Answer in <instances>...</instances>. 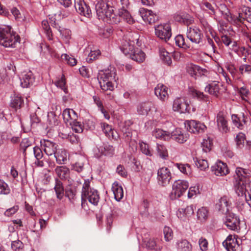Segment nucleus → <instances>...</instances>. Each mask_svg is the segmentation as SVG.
<instances>
[{"label": "nucleus", "instance_id": "1", "mask_svg": "<svg viewBox=\"0 0 251 251\" xmlns=\"http://www.w3.org/2000/svg\"><path fill=\"white\" fill-rule=\"evenodd\" d=\"M235 173L236 193L239 196L245 198L251 207V172L249 170L237 167Z\"/></svg>", "mask_w": 251, "mask_h": 251}, {"label": "nucleus", "instance_id": "2", "mask_svg": "<svg viewBox=\"0 0 251 251\" xmlns=\"http://www.w3.org/2000/svg\"><path fill=\"white\" fill-rule=\"evenodd\" d=\"M20 41V36L11 26L6 25L0 26V45L6 48H15Z\"/></svg>", "mask_w": 251, "mask_h": 251}, {"label": "nucleus", "instance_id": "3", "mask_svg": "<svg viewBox=\"0 0 251 251\" xmlns=\"http://www.w3.org/2000/svg\"><path fill=\"white\" fill-rule=\"evenodd\" d=\"M90 181L85 180L81 192L82 205L83 201L88 199V201L94 205H97L99 201L100 196L97 190L90 188Z\"/></svg>", "mask_w": 251, "mask_h": 251}, {"label": "nucleus", "instance_id": "4", "mask_svg": "<svg viewBox=\"0 0 251 251\" xmlns=\"http://www.w3.org/2000/svg\"><path fill=\"white\" fill-rule=\"evenodd\" d=\"M108 0H100L96 4L95 8L99 19L108 23L110 20V11L109 10Z\"/></svg>", "mask_w": 251, "mask_h": 251}, {"label": "nucleus", "instance_id": "5", "mask_svg": "<svg viewBox=\"0 0 251 251\" xmlns=\"http://www.w3.org/2000/svg\"><path fill=\"white\" fill-rule=\"evenodd\" d=\"M189 187V183L187 181L177 180L175 181L172 186V190L170 195L172 200L180 197L186 191Z\"/></svg>", "mask_w": 251, "mask_h": 251}, {"label": "nucleus", "instance_id": "6", "mask_svg": "<svg viewBox=\"0 0 251 251\" xmlns=\"http://www.w3.org/2000/svg\"><path fill=\"white\" fill-rule=\"evenodd\" d=\"M155 34L160 39L167 42L172 35L171 28L169 24H164L155 26Z\"/></svg>", "mask_w": 251, "mask_h": 251}, {"label": "nucleus", "instance_id": "7", "mask_svg": "<svg viewBox=\"0 0 251 251\" xmlns=\"http://www.w3.org/2000/svg\"><path fill=\"white\" fill-rule=\"evenodd\" d=\"M186 35L191 42L198 44L202 42L203 37L201 31L197 27L188 28Z\"/></svg>", "mask_w": 251, "mask_h": 251}, {"label": "nucleus", "instance_id": "8", "mask_svg": "<svg viewBox=\"0 0 251 251\" xmlns=\"http://www.w3.org/2000/svg\"><path fill=\"white\" fill-rule=\"evenodd\" d=\"M172 179V174L169 169L166 167H162L158 169L157 172V180L159 184L163 186H167Z\"/></svg>", "mask_w": 251, "mask_h": 251}, {"label": "nucleus", "instance_id": "9", "mask_svg": "<svg viewBox=\"0 0 251 251\" xmlns=\"http://www.w3.org/2000/svg\"><path fill=\"white\" fill-rule=\"evenodd\" d=\"M185 125L187 129L193 133L202 132L206 128L203 124L195 120L186 121Z\"/></svg>", "mask_w": 251, "mask_h": 251}, {"label": "nucleus", "instance_id": "10", "mask_svg": "<svg viewBox=\"0 0 251 251\" xmlns=\"http://www.w3.org/2000/svg\"><path fill=\"white\" fill-rule=\"evenodd\" d=\"M110 71L108 70H101L99 73L98 79L100 88L104 91H107L110 88Z\"/></svg>", "mask_w": 251, "mask_h": 251}, {"label": "nucleus", "instance_id": "11", "mask_svg": "<svg viewBox=\"0 0 251 251\" xmlns=\"http://www.w3.org/2000/svg\"><path fill=\"white\" fill-rule=\"evenodd\" d=\"M76 11L80 15L90 18L92 16L91 10L84 0H74Z\"/></svg>", "mask_w": 251, "mask_h": 251}, {"label": "nucleus", "instance_id": "12", "mask_svg": "<svg viewBox=\"0 0 251 251\" xmlns=\"http://www.w3.org/2000/svg\"><path fill=\"white\" fill-rule=\"evenodd\" d=\"M173 109L175 111L185 113L190 112V107L188 102L184 99L177 98L174 101Z\"/></svg>", "mask_w": 251, "mask_h": 251}, {"label": "nucleus", "instance_id": "13", "mask_svg": "<svg viewBox=\"0 0 251 251\" xmlns=\"http://www.w3.org/2000/svg\"><path fill=\"white\" fill-rule=\"evenodd\" d=\"M40 144L41 146L42 149L44 150L45 153L48 156L54 155L57 149V145L55 143L49 140H41Z\"/></svg>", "mask_w": 251, "mask_h": 251}, {"label": "nucleus", "instance_id": "14", "mask_svg": "<svg viewBox=\"0 0 251 251\" xmlns=\"http://www.w3.org/2000/svg\"><path fill=\"white\" fill-rule=\"evenodd\" d=\"M244 20H246L249 23H251V8L246 6L242 7L241 11L239 13L238 17H236L235 20V23H243Z\"/></svg>", "mask_w": 251, "mask_h": 251}, {"label": "nucleus", "instance_id": "15", "mask_svg": "<svg viewBox=\"0 0 251 251\" xmlns=\"http://www.w3.org/2000/svg\"><path fill=\"white\" fill-rule=\"evenodd\" d=\"M239 220L235 214L228 213L226 216L225 225L229 229L232 230H237L239 226Z\"/></svg>", "mask_w": 251, "mask_h": 251}, {"label": "nucleus", "instance_id": "16", "mask_svg": "<svg viewBox=\"0 0 251 251\" xmlns=\"http://www.w3.org/2000/svg\"><path fill=\"white\" fill-rule=\"evenodd\" d=\"M21 85L23 88H27L32 85L34 82V77L31 71L24 72L20 78Z\"/></svg>", "mask_w": 251, "mask_h": 251}, {"label": "nucleus", "instance_id": "17", "mask_svg": "<svg viewBox=\"0 0 251 251\" xmlns=\"http://www.w3.org/2000/svg\"><path fill=\"white\" fill-rule=\"evenodd\" d=\"M174 20L177 22L188 25L192 24L194 20L192 16L185 12H178L174 16Z\"/></svg>", "mask_w": 251, "mask_h": 251}, {"label": "nucleus", "instance_id": "18", "mask_svg": "<svg viewBox=\"0 0 251 251\" xmlns=\"http://www.w3.org/2000/svg\"><path fill=\"white\" fill-rule=\"evenodd\" d=\"M212 172L216 176H223L228 173V170L226 164L219 161L211 167Z\"/></svg>", "mask_w": 251, "mask_h": 251}, {"label": "nucleus", "instance_id": "19", "mask_svg": "<svg viewBox=\"0 0 251 251\" xmlns=\"http://www.w3.org/2000/svg\"><path fill=\"white\" fill-rule=\"evenodd\" d=\"M62 116L63 121L67 125H68L71 122L72 123L73 121H75V120L77 119V113L71 108H66L64 109L62 112Z\"/></svg>", "mask_w": 251, "mask_h": 251}, {"label": "nucleus", "instance_id": "20", "mask_svg": "<svg viewBox=\"0 0 251 251\" xmlns=\"http://www.w3.org/2000/svg\"><path fill=\"white\" fill-rule=\"evenodd\" d=\"M187 71L192 76H194L195 78L197 76L204 75L207 72L206 69H203L199 66L193 64H190L187 66Z\"/></svg>", "mask_w": 251, "mask_h": 251}, {"label": "nucleus", "instance_id": "21", "mask_svg": "<svg viewBox=\"0 0 251 251\" xmlns=\"http://www.w3.org/2000/svg\"><path fill=\"white\" fill-rule=\"evenodd\" d=\"M171 138L176 142L182 144L186 141L189 135L187 133H183L180 129L176 128L170 133Z\"/></svg>", "mask_w": 251, "mask_h": 251}, {"label": "nucleus", "instance_id": "22", "mask_svg": "<svg viewBox=\"0 0 251 251\" xmlns=\"http://www.w3.org/2000/svg\"><path fill=\"white\" fill-rule=\"evenodd\" d=\"M229 199L226 196L222 197L216 204V208L223 214H226L229 212Z\"/></svg>", "mask_w": 251, "mask_h": 251}, {"label": "nucleus", "instance_id": "23", "mask_svg": "<svg viewBox=\"0 0 251 251\" xmlns=\"http://www.w3.org/2000/svg\"><path fill=\"white\" fill-rule=\"evenodd\" d=\"M223 246L227 251H234L239 247L237 239L232 235H229L223 243Z\"/></svg>", "mask_w": 251, "mask_h": 251}, {"label": "nucleus", "instance_id": "24", "mask_svg": "<svg viewBox=\"0 0 251 251\" xmlns=\"http://www.w3.org/2000/svg\"><path fill=\"white\" fill-rule=\"evenodd\" d=\"M168 88L162 84H158L154 89L155 95L162 100H165L168 97Z\"/></svg>", "mask_w": 251, "mask_h": 251}, {"label": "nucleus", "instance_id": "25", "mask_svg": "<svg viewBox=\"0 0 251 251\" xmlns=\"http://www.w3.org/2000/svg\"><path fill=\"white\" fill-rule=\"evenodd\" d=\"M24 105V100L20 94H14L11 97L10 106L17 110Z\"/></svg>", "mask_w": 251, "mask_h": 251}, {"label": "nucleus", "instance_id": "26", "mask_svg": "<svg viewBox=\"0 0 251 251\" xmlns=\"http://www.w3.org/2000/svg\"><path fill=\"white\" fill-rule=\"evenodd\" d=\"M54 156L56 159V162L59 164L65 163L69 156L68 152L64 149H57Z\"/></svg>", "mask_w": 251, "mask_h": 251}, {"label": "nucleus", "instance_id": "27", "mask_svg": "<svg viewBox=\"0 0 251 251\" xmlns=\"http://www.w3.org/2000/svg\"><path fill=\"white\" fill-rule=\"evenodd\" d=\"M219 82L214 81L208 84L205 88V91L208 92L210 94L218 97L219 94L221 93V89L220 87H222Z\"/></svg>", "mask_w": 251, "mask_h": 251}, {"label": "nucleus", "instance_id": "28", "mask_svg": "<svg viewBox=\"0 0 251 251\" xmlns=\"http://www.w3.org/2000/svg\"><path fill=\"white\" fill-rule=\"evenodd\" d=\"M18 233L17 232H13L9 234L8 238L11 241V248L14 251L20 250L23 246L22 242L17 239Z\"/></svg>", "mask_w": 251, "mask_h": 251}, {"label": "nucleus", "instance_id": "29", "mask_svg": "<svg viewBox=\"0 0 251 251\" xmlns=\"http://www.w3.org/2000/svg\"><path fill=\"white\" fill-rule=\"evenodd\" d=\"M55 172L58 177L61 179H66L69 177L70 170L65 166H57Z\"/></svg>", "mask_w": 251, "mask_h": 251}, {"label": "nucleus", "instance_id": "30", "mask_svg": "<svg viewBox=\"0 0 251 251\" xmlns=\"http://www.w3.org/2000/svg\"><path fill=\"white\" fill-rule=\"evenodd\" d=\"M119 11H122V14H124L126 17L129 16V13L127 8L129 5V0H115Z\"/></svg>", "mask_w": 251, "mask_h": 251}, {"label": "nucleus", "instance_id": "31", "mask_svg": "<svg viewBox=\"0 0 251 251\" xmlns=\"http://www.w3.org/2000/svg\"><path fill=\"white\" fill-rule=\"evenodd\" d=\"M219 10L221 11L225 19L230 22H234L236 17L232 16L229 9L225 4H221L218 7Z\"/></svg>", "mask_w": 251, "mask_h": 251}, {"label": "nucleus", "instance_id": "32", "mask_svg": "<svg viewBox=\"0 0 251 251\" xmlns=\"http://www.w3.org/2000/svg\"><path fill=\"white\" fill-rule=\"evenodd\" d=\"M231 119L234 125L241 129L243 128L244 125L247 122L244 114L240 116L238 115H232Z\"/></svg>", "mask_w": 251, "mask_h": 251}, {"label": "nucleus", "instance_id": "33", "mask_svg": "<svg viewBox=\"0 0 251 251\" xmlns=\"http://www.w3.org/2000/svg\"><path fill=\"white\" fill-rule=\"evenodd\" d=\"M217 125L219 130L223 133H226L228 131L227 122L221 113H219L217 117Z\"/></svg>", "mask_w": 251, "mask_h": 251}, {"label": "nucleus", "instance_id": "34", "mask_svg": "<svg viewBox=\"0 0 251 251\" xmlns=\"http://www.w3.org/2000/svg\"><path fill=\"white\" fill-rule=\"evenodd\" d=\"M145 53L139 49H137L131 53L130 57L133 60L140 63L143 62L145 59Z\"/></svg>", "mask_w": 251, "mask_h": 251}, {"label": "nucleus", "instance_id": "35", "mask_svg": "<svg viewBox=\"0 0 251 251\" xmlns=\"http://www.w3.org/2000/svg\"><path fill=\"white\" fill-rule=\"evenodd\" d=\"M112 191L114 195V198L117 201H120L124 196L123 190L121 186L118 183L114 182L112 185Z\"/></svg>", "mask_w": 251, "mask_h": 251}, {"label": "nucleus", "instance_id": "36", "mask_svg": "<svg viewBox=\"0 0 251 251\" xmlns=\"http://www.w3.org/2000/svg\"><path fill=\"white\" fill-rule=\"evenodd\" d=\"M152 135L156 138L164 140H168L171 139L170 132L159 128L155 129L152 131Z\"/></svg>", "mask_w": 251, "mask_h": 251}, {"label": "nucleus", "instance_id": "37", "mask_svg": "<svg viewBox=\"0 0 251 251\" xmlns=\"http://www.w3.org/2000/svg\"><path fill=\"white\" fill-rule=\"evenodd\" d=\"M60 32L62 40L67 44H70V41L72 37L71 31L67 28H61L59 27L58 29Z\"/></svg>", "mask_w": 251, "mask_h": 251}, {"label": "nucleus", "instance_id": "38", "mask_svg": "<svg viewBox=\"0 0 251 251\" xmlns=\"http://www.w3.org/2000/svg\"><path fill=\"white\" fill-rule=\"evenodd\" d=\"M193 205H191L187 206L185 208H181L179 210L177 213V216L181 219H183L184 218L190 216L194 213Z\"/></svg>", "mask_w": 251, "mask_h": 251}, {"label": "nucleus", "instance_id": "39", "mask_svg": "<svg viewBox=\"0 0 251 251\" xmlns=\"http://www.w3.org/2000/svg\"><path fill=\"white\" fill-rule=\"evenodd\" d=\"M133 42L125 40L123 42L121 47V50L125 55H129L134 51Z\"/></svg>", "mask_w": 251, "mask_h": 251}, {"label": "nucleus", "instance_id": "40", "mask_svg": "<svg viewBox=\"0 0 251 251\" xmlns=\"http://www.w3.org/2000/svg\"><path fill=\"white\" fill-rule=\"evenodd\" d=\"M151 102H146L140 104L137 107V111L139 114L147 115L152 107Z\"/></svg>", "mask_w": 251, "mask_h": 251}, {"label": "nucleus", "instance_id": "41", "mask_svg": "<svg viewBox=\"0 0 251 251\" xmlns=\"http://www.w3.org/2000/svg\"><path fill=\"white\" fill-rule=\"evenodd\" d=\"M191 244L185 239H182L177 243V251H191Z\"/></svg>", "mask_w": 251, "mask_h": 251}, {"label": "nucleus", "instance_id": "42", "mask_svg": "<svg viewBox=\"0 0 251 251\" xmlns=\"http://www.w3.org/2000/svg\"><path fill=\"white\" fill-rule=\"evenodd\" d=\"M122 11H119L118 15L114 14L112 16V21L111 20V23H112L114 24H117L120 22L121 17L123 16L124 18H125L127 23L129 24H132L133 23V20L131 18V16L126 17L124 13L122 14Z\"/></svg>", "mask_w": 251, "mask_h": 251}, {"label": "nucleus", "instance_id": "43", "mask_svg": "<svg viewBox=\"0 0 251 251\" xmlns=\"http://www.w3.org/2000/svg\"><path fill=\"white\" fill-rule=\"evenodd\" d=\"M54 189L57 199L61 200L64 196V188L62 182L58 179H55V185Z\"/></svg>", "mask_w": 251, "mask_h": 251}, {"label": "nucleus", "instance_id": "44", "mask_svg": "<svg viewBox=\"0 0 251 251\" xmlns=\"http://www.w3.org/2000/svg\"><path fill=\"white\" fill-rule=\"evenodd\" d=\"M175 41L176 44L180 48L187 49L190 47V45L185 41L184 37L181 35H177Z\"/></svg>", "mask_w": 251, "mask_h": 251}, {"label": "nucleus", "instance_id": "45", "mask_svg": "<svg viewBox=\"0 0 251 251\" xmlns=\"http://www.w3.org/2000/svg\"><path fill=\"white\" fill-rule=\"evenodd\" d=\"M42 27L46 33L48 40H52V34L47 20H43L41 23Z\"/></svg>", "mask_w": 251, "mask_h": 251}, {"label": "nucleus", "instance_id": "46", "mask_svg": "<svg viewBox=\"0 0 251 251\" xmlns=\"http://www.w3.org/2000/svg\"><path fill=\"white\" fill-rule=\"evenodd\" d=\"M66 83V79L64 75H62L61 76L58 78L54 82V84L56 87L61 89L65 93H67V88Z\"/></svg>", "mask_w": 251, "mask_h": 251}, {"label": "nucleus", "instance_id": "47", "mask_svg": "<svg viewBox=\"0 0 251 251\" xmlns=\"http://www.w3.org/2000/svg\"><path fill=\"white\" fill-rule=\"evenodd\" d=\"M208 210L205 207L199 208L197 211L198 219L201 222L204 221L207 218Z\"/></svg>", "mask_w": 251, "mask_h": 251}, {"label": "nucleus", "instance_id": "48", "mask_svg": "<svg viewBox=\"0 0 251 251\" xmlns=\"http://www.w3.org/2000/svg\"><path fill=\"white\" fill-rule=\"evenodd\" d=\"M68 126H70L72 130L76 133H81L83 130V125L80 122H78L77 120L73 121Z\"/></svg>", "mask_w": 251, "mask_h": 251}, {"label": "nucleus", "instance_id": "49", "mask_svg": "<svg viewBox=\"0 0 251 251\" xmlns=\"http://www.w3.org/2000/svg\"><path fill=\"white\" fill-rule=\"evenodd\" d=\"M61 58L65 60L68 65L71 66H75L77 64V60L75 57L66 53L62 54L61 55Z\"/></svg>", "mask_w": 251, "mask_h": 251}, {"label": "nucleus", "instance_id": "50", "mask_svg": "<svg viewBox=\"0 0 251 251\" xmlns=\"http://www.w3.org/2000/svg\"><path fill=\"white\" fill-rule=\"evenodd\" d=\"M175 166L184 174L188 175L191 174V168L188 164L176 163Z\"/></svg>", "mask_w": 251, "mask_h": 251}, {"label": "nucleus", "instance_id": "51", "mask_svg": "<svg viewBox=\"0 0 251 251\" xmlns=\"http://www.w3.org/2000/svg\"><path fill=\"white\" fill-rule=\"evenodd\" d=\"M93 100L95 103L97 104L98 107L100 109V111L103 114L104 117L106 119H109L110 118L109 115L108 113L104 109L100 99L96 96L93 97Z\"/></svg>", "mask_w": 251, "mask_h": 251}, {"label": "nucleus", "instance_id": "52", "mask_svg": "<svg viewBox=\"0 0 251 251\" xmlns=\"http://www.w3.org/2000/svg\"><path fill=\"white\" fill-rule=\"evenodd\" d=\"M189 93L194 98H197L200 100H205L207 101V97L203 94V93L197 91L194 88L189 89Z\"/></svg>", "mask_w": 251, "mask_h": 251}, {"label": "nucleus", "instance_id": "53", "mask_svg": "<svg viewBox=\"0 0 251 251\" xmlns=\"http://www.w3.org/2000/svg\"><path fill=\"white\" fill-rule=\"evenodd\" d=\"M160 57L162 61L167 65H170L172 63L171 54L164 49L162 50L161 51Z\"/></svg>", "mask_w": 251, "mask_h": 251}, {"label": "nucleus", "instance_id": "54", "mask_svg": "<svg viewBox=\"0 0 251 251\" xmlns=\"http://www.w3.org/2000/svg\"><path fill=\"white\" fill-rule=\"evenodd\" d=\"M246 136L243 133L240 132L236 135L235 141L236 145L239 148H242L244 146Z\"/></svg>", "mask_w": 251, "mask_h": 251}, {"label": "nucleus", "instance_id": "55", "mask_svg": "<svg viewBox=\"0 0 251 251\" xmlns=\"http://www.w3.org/2000/svg\"><path fill=\"white\" fill-rule=\"evenodd\" d=\"M157 154L162 158H166L168 156V153L166 147L163 145L156 144V146Z\"/></svg>", "mask_w": 251, "mask_h": 251}, {"label": "nucleus", "instance_id": "56", "mask_svg": "<svg viewBox=\"0 0 251 251\" xmlns=\"http://www.w3.org/2000/svg\"><path fill=\"white\" fill-rule=\"evenodd\" d=\"M201 8L206 11H207L210 15H214L215 14V7L210 3L208 2H204L201 5Z\"/></svg>", "mask_w": 251, "mask_h": 251}, {"label": "nucleus", "instance_id": "57", "mask_svg": "<svg viewBox=\"0 0 251 251\" xmlns=\"http://www.w3.org/2000/svg\"><path fill=\"white\" fill-rule=\"evenodd\" d=\"M144 242L145 244L146 247L149 249H153L156 251H160L161 249V248L160 247L155 248L156 243L153 239H144Z\"/></svg>", "mask_w": 251, "mask_h": 251}, {"label": "nucleus", "instance_id": "58", "mask_svg": "<svg viewBox=\"0 0 251 251\" xmlns=\"http://www.w3.org/2000/svg\"><path fill=\"white\" fill-rule=\"evenodd\" d=\"M196 165L201 170H205L209 166L207 161L203 159H197Z\"/></svg>", "mask_w": 251, "mask_h": 251}, {"label": "nucleus", "instance_id": "59", "mask_svg": "<svg viewBox=\"0 0 251 251\" xmlns=\"http://www.w3.org/2000/svg\"><path fill=\"white\" fill-rule=\"evenodd\" d=\"M164 238L166 241L169 242L173 238V232L171 228L168 226H165L163 229Z\"/></svg>", "mask_w": 251, "mask_h": 251}, {"label": "nucleus", "instance_id": "60", "mask_svg": "<svg viewBox=\"0 0 251 251\" xmlns=\"http://www.w3.org/2000/svg\"><path fill=\"white\" fill-rule=\"evenodd\" d=\"M212 145V141L209 138L207 139H204L201 143V146L203 151L204 152L209 151L211 150Z\"/></svg>", "mask_w": 251, "mask_h": 251}, {"label": "nucleus", "instance_id": "61", "mask_svg": "<svg viewBox=\"0 0 251 251\" xmlns=\"http://www.w3.org/2000/svg\"><path fill=\"white\" fill-rule=\"evenodd\" d=\"M10 192V189L3 180L0 179V195H7Z\"/></svg>", "mask_w": 251, "mask_h": 251}, {"label": "nucleus", "instance_id": "62", "mask_svg": "<svg viewBox=\"0 0 251 251\" xmlns=\"http://www.w3.org/2000/svg\"><path fill=\"white\" fill-rule=\"evenodd\" d=\"M85 160L84 157H81L79 161L76 162L73 165V169L77 172H80L82 171L84 166V161Z\"/></svg>", "mask_w": 251, "mask_h": 251}, {"label": "nucleus", "instance_id": "63", "mask_svg": "<svg viewBox=\"0 0 251 251\" xmlns=\"http://www.w3.org/2000/svg\"><path fill=\"white\" fill-rule=\"evenodd\" d=\"M19 209V206L18 205H15L13 207L6 209L4 212V215L7 217H11L18 211Z\"/></svg>", "mask_w": 251, "mask_h": 251}, {"label": "nucleus", "instance_id": "64", "mask_svg": "<svg viewBox=\"0 0 251 251\" xmlns=\"http://www.w3.org/2000/svg\"><path fill=\"white\" fill-rule=\"evenodd\" d=\"M152 11L148 10L147 9L141 8L139 10V13L142 18L143 20L147 22L148 18L151 14Z\"/></svg>", "mask_w": 251, "mask_h": 251}]
</instances>
